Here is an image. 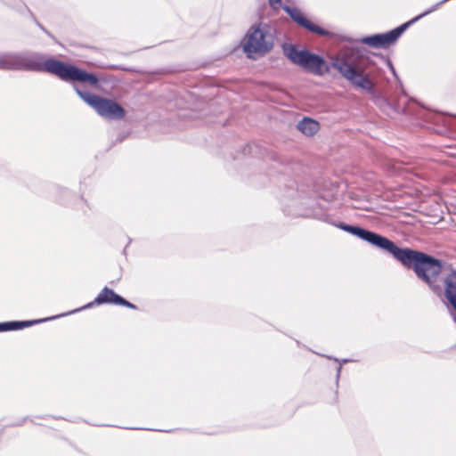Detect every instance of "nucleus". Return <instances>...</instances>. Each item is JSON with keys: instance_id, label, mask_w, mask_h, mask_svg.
<instances>
[{"instance_id": "20e7f679", "label": "nucleus", "mask_w": 456, "mask_h": 456, "mask_svg": "<svg viewBox=\"0 0 456 456\" xmlns=\"http://www.w3.org/2000/svg\"><path fill=\"white\" fill-rule=\"evenodd\" d=\"M70 85L76 94L101 117L110 120H119L125 117L124 108L117 102L82 91L77 83Z\"/></svg>"}, {"instance_id": "ddd939ff", "label": "nucleus", "mask_w": 456, "mask_h": 456, "mask_svg": "<svg viewBox=\"0 0 456 456\" xmlns=\"http://www.w3.org/2000/svg\"><path fill=\"white\" fill-rule=\"evenodd\" d=\"M35 24L48 37H53V35L36 19H34Z\"/></svg>"}, {"instance_id": "423d86ee", "label": "nucleus", "mask_w": 456, "mask_h": 456, "mask_svg": "<svg viewBox=\"0 0 456 456\" xmlns=\"http://www.w3.org/2000/svg\"><path fill=\"white\" fill-rule=\"evenodd\" d=\"M101 305H114L125 306L133 310L137 309V306L134 304L129 302L122 296L116 293L112 289L105 286L92 302H89L86 305L69 311L66 314L67 315H69Z\"/></svg>"}, {"instance_id": "1a4fd4ad", "label": "nucleus", "mask_w": 456, "mask_h": 456, "mask_svg": "<svg viewBox=\"0 0 456 456\" xmlns=\"http://www.w3.org/2000/svg\"><path fill=\"white\" fill-rule=\"evenodd\" d=\"M444 297L456 312V270H451L444 277Z\"/></svg>"}, {"instance_id": "2eb2a0df", "label": "nucleus", "mask_w": 456, "mask_h": 456, "mask_svg": "<svg viewBox=\"0 0 456 456\" xmlns=\"http://www.w3.org/2000/svg\"><path fill=\"white\" fill-rule=\"evenodd\" d=\"M388 65H389V68H390L391 72H392V74L394 75V77H397V74H396V72H395V68H394L393 64L389 61V62H388Z\"/></svg>"}, {"instance_id": "f8f14e48", "label": "nucleus", "mask_w": 456, "mask_h": 456, "mask_svg": "<svg viewBox=\"0 0 456 456\" xmlns=\"http://www.w3.org/2000/svg\"><path fill=\"white\" fill-rule=\"evenodd\" d=\"M324 356H325L326 358H328V359H330V360H333V361H335V362H338V363H339V364H341V365H342V364H345V363H346V362H351V360H350V359H346V358H344V359H341V360H340V359H338V358H337V357H333V356H330V355H324Z\"/></svg>"}, {"instance_id": "9d476101", "label": "nucleus", "mask_w": 456, "mask_h": 456, "mask_svg": "<svg viewBox=\"0 0 456 456\" xmlns=\"http://www.w3.org/2000/svg\"><path fill=\"white\" fill-rule=\"evenodd\" d=\"M297 127L304 134L311 136L317 133L320 125L316 120L305 117L297 123Z\"/></svg>"}, {"instance_id": "f03ea898", "label": "nucleus", "mask_w": 456, "mask_h": 456, "mask_svg": "<svg viewBox=\"0 0 456 456\" xmlns=\"http://www.w3.org/2000/svg\"><path fill=\"white\" fill-rule=\"evenodd\" d=\"M283 53L291 62L314 75L329 74L332 67L354 87L370 94L375 93L374 61L357 47L348 48L341 55H331L330 63H328L322 56L305 48L300 50L292 44L284 45Z\"/></svg>"}, {"instance_id": "9b49d317", "label": "nucleus", "mask_w": 456, "mask_h": 456, "mask_svg": "<svg viewBox=\"0 0 456 456\" xmlns=\"http://www.w3.org/2000/svg\"><path fill=\"white\" fill-rule=\"evenodd\" d=\"M12 52L0 55V69L12 70Z\"/></svg>"}, {"instance_id": "dca6fc26", "label": "nucleus", "mask_w": 456, "mask_h": 456, "mask_svg": "<svg viewBox=\"0 0 456 456\" xmlns=\"http://www.w3.org/2000/svg\"><path fill=\"white\" fill-rule=\"evenodd\" d=\"M454 321H455V322H456V317H454Z\"/></svg>"}, {"instance_id": "f257e3e1", "label": "nucleus", "mask_w": 456, "mask_h": 456, "mask_svg": "<svg viewBox=\"0 0 456 456\" xmlns=\"http://www.w3.org/2000/svg\"><path fill=\"white\" fill-rule=\"evenodd\" d=\"M306 206L298 210L297 215L303 217L317 219L348 232L370 245L391 254L404 267L412 269L416 277L426 283L432 292L439 295L441 286L436 282L443 271L444 262L423 251L410 248H400L388 238L363 228L345 223H335L325 214L315 200H307Z\"/></svg>"}, {"instance_id": "6e6552de", "label": "nucleus", "mask_w": 456, "mask_h": 456, "mask_svg": "<svg viewBox=\"0 0 456 456\" xmlns=\"http://www.w3.org/2000/svg\"><path fill=\"white\" fill-rule=\"evenodd\" d=\"M67 316V314H61L55 316L36 319V320H26V321H9L0 322V332L20 330L25 328L31 327L33 325L52 321L57 318Z\"/></svg>"}, {"instance_id": "7ed1b4c3", "label": "nucleus", "mask_w": 456, "mask_h": 456, "mask_svg": "<svg viewBox=\"0 0 456 456\" xmlns=\"http://www.w3.org/2000/svg\"><path fill=\"white\" fill-rule=\"evenodd\" d=\"M12 70L47 73L68 84L86 83L96 86L100 81L94 73L42 52L32 50L12 52Z\"/></svg>"}, {"instance_id": "39448f33", "label": "nucleus", "mask_w": 456, "mask_h": 456, "mask_svg": "<svg viewBox=\"0 0 456 456\" xmlns=\"http://www.w3.org/2000/svg\"><path fill=\"white\" fill-rule=\"evenodd\" d=\"M268 4L273 11L282 9L295 23L310 32L322 37H334L333 33L310 21L297 8L283 4L282 0H268Z\"/></svg>"}, {"instance_id": "4468645a", "label": "nucleus", "mask_w": 456, "mask_h": 456, "mask_svg": "<svg viewBox=\"0 0 456 456\" xmlns=\"http://www.w3.org/2000/svg\"><path fill=\"white\" fill-rule=\"evenodd\" d=\"M341 370H342V366H341V364H339L338 367L337 368V371H336L337 372L336 373V385L337 386L338 385Z\"/></svg>"}, {"instance_id": "0eeeda50", "label": "nucleus", "mask_w": 456, "mask_h": 456, "mask_svg": "<svg viewBox=\"0 0 456 456\" xmlns=\"http://www.w3.org/2000/svg\"><path fill=\"white\" fill-rule=\"evenodd\" d=\"M262 24L252 26L247 33V41L244 45V52L250 53H265L272 50L273 45L265 39L268 33L266 28H261Z\"/></svg>"}]
</instances>
